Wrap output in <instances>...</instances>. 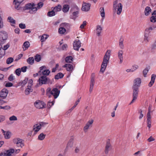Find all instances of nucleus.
Wrapping results in <instances>:
<instances>
[{
	"label": "nucleus",
	"mask_w": 156,
	"mask_h": 156,
	"mask_svg": "<svg viewBox=\"0 0 156 156\" xmlns=\"http://www.w3.org/2000/svg\"><path fill=\"white\" fill-rule=\"evenodd\" d=\"M12 141L13 143L16 145L18 147L22 148L24 145V141L19 138H15L13 139Z\"/></svg>",
	"instance_id": "nucleus-6"
},
{
	"label": "nucleus",
	"mask_w": 156,
	"mask_h": 156,
	"mask_svg": "<svg viewBox=\"0 0 156 156\" xmlns=\"http://www.w3.org/2000/svg\"><path fill=\"white\" fill-rule=\"evenodd\" d=\"M122 8V5L121 3L117 4V1L116 0H115L113 3V10L115 12L117 11L118 15H120L121 13Z\"/></svg>",
	"instance_id": "nucleus-4"
},
{
	"label": "nucleus",
	"mask_w": 156,
	"mask_h": 156,
	"mask_svg": "<svg viewBox=\"0 0 156 156\" xmlns=\"http://www.w3.org/2000/svg\"><path fill=\"white\" fill-rule=\"evenodd\" d=\"M94 76L92 75L91 77L90 83V86L89 91L91 93L93 90L94 83Z\"/></svg>",
	"instance_id": "nucleus-18"
},
{
	"label": "nucleus",
	"mask_w": 156,
	"mask_h": 156,
	"mask_svg": "<svg viewBox=\"0 0 156 156\" xmlns=\"http://www.w3.org/2000/svg\"><path fill=\"white\" fill-rule=\"evenodd\" d=\"M112 146L110 143V141L109 140L108 141L106 142L105 150V154H108L109 151H110L112 149Z\"/></svg>",
	"instance_id": "nucleus-17"
},
{
	"label": "nucleus",
	"mask_w": 156,
	"mask_h": 156,
	"mask_svg": "<svg viewBox=\"0 0 156 156\" xmlns=\"http://www.w3.org/2000/svg\"><path fill=\"white\" fill-rule=\"evenodd\" d=\"M79 9L78 6L76 5L73 6L72 8L71 9V11L73 12L79 11Z\"/></svg>",
	"instance_id": "nucleus-40"
},
{
	"label": "nucleus",
	"mask_w": 156,
	"mask_h": 156,
	"mask_svg": "<svg viewBox=\"0 0 156 156\" xmlns=\"http://www.w3.org/2000/svg\"><path fill=\"white\" fill-rule=\"evenodd\" d=\"M43 74L44 76H48L50 73V71L48 69H45L42 71Z\"/></svg>",
	"instance_id": "nucleus-42"
},
{
	"label": "nucleus",
	"mask_w": 156,
	"mask_h": 156,
	"mask_svg": "<svg viewBox=\"0 0 156 156\" xmlns=\"http://www.w3.org/2000/svg\"><path fill=\"white\" fill-rule=\"evenodd\" d=\"M9 119L10 121H16L17 119L16 116L13 115L9 118Z\"/></svg>",
	"instance_id": "nucleus-56"
},
{
	"label": "nucleus",
	"mask_w": 156,
	"mask_h": 156,
	"mask_svg": "<svg viewBox=\"0 0 156 156\" xmlns=\"http://www.w3.org/2000/svg\"><path fill=\"white\" fill-rule=\"evenodd\" d=\"M13 58L12 57H9L8 58L6 62L7 64H9L11 63L13 61Z\"/></svg>",
	"instance_id": "nucleus-45"
},
{
	"label": "nucleus",
	"mask_w": 156,
	"mask_h": 156,
	"mask_svg": "<svg viewBox=\"0 0 156 156\" xmlns=\"http://www.w3.org/2000/svg\"><path fill=\"white\" fill-rule=\"evenodd\" d=\"M141 80L139 78H137L135 79L133 81V84L132 87L139 88L140 85Z\"/></svg>",
	"instance_id": "nucleus-15"
},
{
	"label": "nucleus",
	"mask_w": 156,
	"mask_h": 156,
	"mask_svg": "<svg viewBox=\"0 0 156 156\" xmlns=\"http://www.w3.org/2000/svg\"><path fill=\"white\" fill-rule=\"evenodd\" d=\"M133 70L131 71V72H133L136 70L138 68V66L136 65H134L133 66Z\"/></svg>",
	"instance_id": "nucleus-60"
},
{
	"label": "nucleus",
	"mask_w": 156,
	"mask_h": 156,
	"mask_svg": "<svg viewBox=\"0 0 156 156\" xmlns=\"http://www.w3.org/2000/svg\"><path fill=\"white\" fill-rule=\"evenodd\" d=\"M111 51L108 50L106 51L104 57L103 61L102 62L100 72L103 73L105 71L107 66L108 63L109 62Z\"/></svg>",
	"instance_id": "nucleus-2"
},
{
	"label": "nucleus",
	"mask_w": 156,
	"mask_h": 156,
	"mask_svg": "<svg viewBox=\"0 0 156 156\" xmlns=\"http://www.w3.org/2000/svg\"><path fill=\"white\" fill-rule=\"evenodd\" d=\"M81 46V43L79 40L77 39L74 41L73 43V47L74 50L78 51Z\"/></svg>",
	"instance_id": "nucleus-14"
},
{
	"label": "nucleus",
	"mask_w": 156,
	"mask_h": 156,
	"mask_svg": "<svg viewBox=\"0 0 156 156\" xmlns=\"http://www.w3.org/2000/svg\"><path fill=\"white\" fill-rule=\"evenodd\" d=\"M48 36L47 35L44 34L41 36H40L39 37H41V41L42 42L44 41L48 37Z\"/></svg>",
	"instance_id": "nucleus-39"
},
{
	"label": "nucleus",
	"mask_w": 156,
	"mask_h": 156,
	"mask_svg": "<svg viewBox=\"0 0 156 156\" xmlns=\"http://www.w3.org/2000/svg\"><path fill=\"white\" fill-rule=\"evenodd\" d=\"M150 21L151 22L154 23L156 22V16H153L151 17L150 19Z\"/></svg>",
	"instance_id": "nucleus-46"
},
{
	"label": "nucleus",
	"mask_w": 156,
	"mask_h": 156,
	"mask_svg": "<svg viewBox=\"0 0 156 156\" xmlns=\"http://www.w3.org/2000/svg\"><path fill=\"white\" fill-rule=\"evenodd\" d=\"M69 5L66 4L63 5L62 10L64 12H66L69 11Z\"/></svg>",
	"instance_id": "nucleus-30"
},
{
	"label": "nucleus",
	"mask_w": 156,
	"mask_h": 156,
	"mask_svg": "<svg viewBox=\"0 0 156 156\" xmlns=\"http://www.w3.org/2000/svg\"><path fill=\"white\" fill-rule=\"evenodd\" d=\"M73 58L71 56L67 57L65 58V61L66 62L71 63L73 61Z\"/></svg>",
	"instance_id": "nucleus-37"
},
{
	"label": "nucleus",
	"mask_w": 156,
	"mask_h": 156,
	"mask_svg": "<svg viewBox=\"0 0 156 156\" xmlns=\"http://www.w3.org/2000/svg\"><path fill=\"white\" fill-rule=\"evenodd\" d=\"M70 24L68 23H61L60 26L63 27H65L66 28H68L70 26Z\"/></svg>",
	"instance_id": "nucleus-36"
},
{
	"label": "nucleus",
	"mask_w": 156,
	"mask_h": 156,
	"mask_svg": "<svg viewBox=\"0 0 156 156\" xmlns=\"http://www.w3.org/2000/svg\"><path fill=\"white\" fill-rule=\"evenodd\" d=\"M19 27L21 29H25L26 28V26L25 24L22 23H20L19 25Z\"/></svg>",
	"instance_id": "nucleus-62"
},
{
	"label": "nucleus",
	"mask_w": 156,
	"mask_h": 156,
	"mask_svg": "<svg viewBox=\"0 0 156 156\" xmlns=\"http://www.w3.org/2000/svg\"><path fill=\"white\" fill-rule=\"evenodd\" d=\"M62 9V6L60 5H58L57 6H55L54 9L53 10L55 12L59 11L61 10Z\"/></svg>",
	"instance_id": "nucleus-41"
},
{
	"label": "nucleus",
	"mask_w": 156,
	"mask_h": 156,
	"mask_svg": "<svg viewBox=\"0 0 156 156\" xmlns=\"http://www.w3.org/2000/svg\"><path fill=\"white\" fill-rule=\"evenodd\" d=\"M8 20H9V22L10 23H12L13 24H15V21L14 20L12 17H9L8 18Z\"/></svg>",
	"instance_id": "nucleus-50"
},
{
	"label": "nucleus",
	"mask_w": 156,
	"mask_h": 156,
	"mask_svg": "<svg viewBox=\"0 0 156 156\" xmlns=\"http://www.w3.org/2000/svg\"><path fill=\"white\" fill-rule=\"evenodd\" d=\"M58 33L60 34H63L66 31V29L61 27L58 29Z\"/></svg>",
	"instance_id": "nucleus-33"
},
{
	"label": "nucleus",
	"mask_w": 156,
	"mask_h": 156,
	"mask_svg": "<svg viewBox=\"0 0 156 156\" xmlns=\"http://www.w3.org/2000/svg\"><path fill=\"white\" fill-rule=\"evenodd\" d=\"M148 69L147 68H145L143 71V74L145 77H146V75L148 72Z\"/></svg>",
	"instance_id": "nucleus-53"
},
{
	"label": "nucleus",
	"mask_w": 156,
	"mask_h": 156,
	"mask_svg": "<svg viewBox=\"0 0 156 156\" xmlns=\"http://www.w3.org/2000/svg\"><path fill=\"white\" fill-rule=\"evenodd\" d=\"M124 39L122 38H121L119 41V46L120 48L123 49L124 48V45L123 44Z\"/></svg>",
	"instance_id": "nucleus-28"
},
{
	"label": "nucleus",
	"mask_w": 156,
	"mask_h": 156,
	"mask_svg": "<svg viewBox=\"0 0 156 156\" xmlns=\"http://www.w3.org/2000/svg\"><path fill=\"white\" fill-rule=\"evenodd\" d=\"M63 67L66 68L67 71H72L73 69V67L72 65L66 64L63 66Z\"/></svg>",
	"instance_id": "nucleus-23"
},
{
	"label": "nucleus",
	"mask_w": 156,
	"mask_h": 156,
	"mask_svg": "<svg viewBox=\"0 0 156 156\" xmlns=\"http://www.w3.org/2000/svg\"><path fill=\"white\" fill-rule=\"evenodd\" d=\"M151 116H147V127L149 129L151 126Z\"/></svg>",
	"instance_id": "nucleus-27"
},
{
	"label": "nucleus",
	"mask_w": 156,
	"mask_h": 156,
	"mask_svg": "<svg viewBox=\"0 0 156 156\" xmlns=\"http://www.w3.org/2000/svg\"><path fill=\"white\" fill-rule=\"evenodd\" d=\"M87 24V22L86 21H84L83 22L82 24L80 26V27L81 29H83L84 28V27Z\"/></svg>",
	"instance_id": "nucleus-57"
},
{
	"label": "nucleus",
	"mask_w": 156,
	"mask_h": 156,
	"mask_svg": "<svg viewBox=\"0 0 156 156\" xmlns=\"http://www.w3.org/2000/svg\"><path fill=\"white\" fill-rule=\"evenodd\" d=\"M13 2H16L15 5V8L16 9H19V6L21 3L18 2L16 1V0H14Z\"/></svg>",
	"instance_id": "nucleus-48"
},
{
	"label": "nucleus",
	"mask_w": 156,
	"mask_h": 156,
	"mask_svg": "<svg viewBox=\"0 0 156 156\" xmlns=\"http://www.w3.org/2000/svg\"><path fill=\"white\" fill-rule=\"evenodd\" d=\"M15 152L14 149L11 148L1 152L0 153V156H11L12 154Z\"/></svg>",
	"instance_id": "nucleus-9"
},
{
	"label": "nucleus",
	"mask_w": 156,
	"mask_h": 156,
	"mask_svg": "<svg viewBox=\"0 0 156 156\" xmlns=\"http://www.w3.org/2000/svg\"><path fill=\"white\" fill-rule=\"evenodd\" d=\"M35 106L37 108L41 109L45 108V104L42 101H37L34 103Z\"/></svg>",
	"instance_id": "nucleus-12"
},
{
	"label": "nucleus",
	"mask_w": 156,
	"mask_h": 156,
	"mask_svg": "<svg viewBox=\"0 0 156 156\" xmlns=\"http://www.w3.org/2000/svg\"><path fill=\"white\" fill-rule=\"evenodd\" d=\"M13 85V84L11 82H8L6 83L5 85V86L6 87H11Z\"/></svg>",
	"instance_id": "nucleus-63"
},
{
	"label": "nucleus",
	"mask_w": 156,
	"mask_h": 156,
	"mask_svg": "<svg viewBox=\"0 0 156 156\" xmlns=\"http://www.w3.org/2000/svg\"><path fill=\"white\" fill-rule=\"evenodd\" d=\"M123 51L122 50H119L118 52V56L120 60L119 63L121 64L123 61Z\"/></svg>",
	"instance_id": "nucleus-19"
},
{
	"label": "nucleus",
	"mask_w": 156,
	"mask_h": 156,
	"mask_svg": "<svg viewBox=\"0 0 156 156\" xmlns=\"http://www.w3.org/2000/svg\"><path fill=\"white\" fill-rule=\"evenodd\" d=\"M60 91L57 88H54L52 90L49 87L47 88L46 91V95L48 98L51 97L53 95L55 99H56L58 96Z\"/></svg>",
	"instance_id": "nucleus-3"
},
{
	"label": "nucleus",
	"mask_w": 156,
	"mask_h": 156,
	"mask_svg": "<svg viewBox=\"0 0 156 156\" xmlns=\"http://www.w3.org/2000/svg\"><path fill=\"white\" fill-rule=\"evenodd\" d=\"M151 105H150L148 109V112L147 113V116H151Z\"/></svg>",
	"instance_id": "nucleus-61"
},
{
	"label": "nucleus",
	"mask_w": 156,
	"mask_h": 156,
	"mask_svg": "<svg viewBox=\"0 0 156 156\" xmlns=\"http://www.w3.org/2000/svg\"><path fill=\"white\" fill-rule=\"evenodd\" d=\"M11 133L9 131H6L3 135L4 136V137L6 139H9L10 137Z\"/></svg>",
	"instance_id": "nucleus-34"
},
{
	"label": "nucleus",
	"mask_w": 156,
	"mask_h": 156,
	"mask_svg": "<svg viewBox=\"0 0 156 156\" xmlns=\"http://www.w3.org/2000/svg\"><path fill=\"white\" fill-rule=\"evenodd\" d=\"M73 144V138H71L69 141L66 146V148L68 149L69 148L72 147Z\"/></svg>",
	"instance_id": "nucleus-21"
},
{
	"label": "nucleus",
	"mask_w": 156,
	"mask_h": 156,
	"mask_svg": "<svg viewBox=\"0 0 156 156\" xmlns=\"http://www.w3.org/2000/svg\"><path fill=\"white\" fill-rule=\"evenodd\" d=\"M21 73V69L20 68L16 69L15 71V73L18 76H19L20 75Z\"/></svg>",
	"instance_id": "nucleus-52"
},
{
	"label": "nucleus",
	"mask_w": 156,
	"mask_h": 156,
	"mask_svg": "<svg viewBox=\"0 0 156 156\" xmlns=\"http://www.w3.org/2000/svg\"><path fill=\"white\" fill-rule=\"evenodd\" d=\"M32 90L29 88L26 89L25 90V93L26 95H28L29 94L30 92H31Z\"/></svg>",
	"instance_id": "nucleus-51"
},
{
	"label": "nucleus",
	"mask_w": 156,
	"mask_h": 156,
	"mask_svg": "<svg viewBox=\"0 0 156 156\" xmlns=\"http://www.w3.org/2000/svg\"><path fill=\"white\" fill-rule=\"evenodd\" d=\"M90 6L91 4L90 3L83 2L81 8V10L83 11L88 12L90 10Z\"/></svg>",
	"instance_id": "nucleus-11"
},
{
	"label": "nucleus",
	"mask_w": 156,
	"mask_h": 156,
	"mask_svg": "<svg viewBox=\"0 0 156 156\" xmlns=\"http://www.w3.org/2000/svg\"><path fill=\"white\" fill-rule=\"evenodd\" d=\"M151 3L153 6L156 4V0H150Z\"/></svg>",
	"instance_id": "nucleus-64"
},
{
	"label": "nucleus",
	"mask_w": 156,
	"mask_h": 156,
	"mask_svg": "<svg viewBox=\"0 0 156 156\" xmlns=\"http://www.w3.org/2000/svg\"><path fill=\"white\" fill-rule=\"evenodd\" d=\"M132 88L133 89V99L130 104L134 102L137 99L139 92V88L132 87Z\"/></svg>",
	"instance_id": "nucleus-8"
},
{
	"label": "nucleus",
	"mask_w": 156,
	"mask_h": 156,
	"mask_svg": "<svg viewBox=\"0 0 156 156\" xmlns=\"http://www.w3.org/2000/svg\"><path fill=\"white\" fill-rule=\"evenodd\" d=\"M100 12L101 16L102 17L101 20L102 21H103L105 17V12L104 7H101L100 8Z\"/></svg>",
	"instance_id": "nucleus-24"
},
{
	"label": "nucleus",
	"mask_w": 156,
	"mask_h": 156,
	"mask_svg": "<svg viewBox=\"0 0 156 156\" xmlns=\"http://www.w3.org/2000/svg\"><path fill=\"white\" fill-rule=\"evenodd\" d=\"M48 124V123H47L41 122L39 123V126H40L41 128V127L45 126L47 124Z\"/></svg>",
	"instance_id": "nucleus-54"
},
{
	"label": "nucleus",
	"mask_w": 156,
	"mask_h": 156,
	"mask_svg": "<svg viewBox=\"0 0 156 156\" xmlns=\"http://www.w3.org/2000/svg\"><path fill=\"white\" fill-rule=\"evenodd\" d=\"M79 11L74 12H73V19H75L77 16V15L79 14Z\"/></svg>",
	"instance_id": "nucleus-47"
},
{
	"label": "nucleus",
	"mask_w": 156,
	"mask_h": 156,
	"mask_svg": "<svg viewBox=\"0 0 156 156\" xmlns=\"http://www.w3.org/2000/svg\"><path fill=\"white\" fill-rule=\"evenodd\" d=\"M34 59L35 61L37 62H39L41 59V56L40 55L37 54L36 56H35Z\"/></svg>",
	"instance_id": "nucleus-43"
},
{
	"label": "nucleus",
	"mask_w": 156,
	"mask_h": 156,
	"mask_svg": "<svg viewBox=\"0 0 156 156\" xmlns=\"http://www.w3.org/2000/svg\"><path fill=\"white\" fill-rule=\"evenodd\" d=\"M27 62L29 64L32 65L34 62V59L33 57H29L27 60Z\"/></svg>",
	"instance_id": "nucleus-32"
},
{
	"label": "nucleus",
	"mask_w": 156,
	"mask_h": 156,
	"mask_svg": "<svg viewBox=\"0 0 156 156\" xmlns=\"http://www.w3.org/2000/svg\"><path fill=\"white\" fill-rule=\"evenodd\" d=\"M45 136L46 135L44 134L43 133H42L39 135L38 139L40 140H42L45 138Z\"/></svg>",
	"instance_id": "nucleus-38"
},
{
	"label": "nucleus",
	"mask_w": 156,
	"mask_h": 156,
	"mask_svg": "<svg viewBox=\"0 0 156 156\" xmlns=\"http://www.w3.org/2000/svg\"><path fill=\"white\" fill-rule=\"evenodd\" d=\"M156 76L155 74H153L152 75L151 81L148 84V86L149 87H151L154 82Z\"/></svg>",
	"instance_id": "nucleus-22"
},
{
	"label": "nucleus",
	"mask_w": 156,
	"mask_h": 156,
	"mask_svg": "<svg viewBox=\"0 0 156 156\" xmlns=\"http://www.w3.org/2000/svg\"><path fill=\"white\" fill-rule=\"evenodd\" d=\"M5 54V51L3 49L2 45L0 44V58L4 56Z\"/></svg>",
	"instance_id": "nucleus-31"
},
{
	"label": "nucleus",
	"mask_w": 156,
	"mask_h": 156,
	"mask_svg": "<svg viewBox=\"0 0 156 156\" xmlns=\"http://www.w3.org/2000/svg\"><path fill=\"white\" fill-rule=\"evenodd\" d=\"M8 79L9 80L11 81L15 79V77L13 76V74H11L9 77Z\"/></svg>",
	"instance_id": "nucleus-55"
},
{
	"label": "nucleus",
	"mask_w": 156,
	"mask_h": 156,
	"mask_svg": "<svg viewBox=\"0 0 156 156\" xmlns=\"http://www.w3.org/2000/svg\"><path fill=\"white\" fill-rule=\"evenodd\" d=\"M5 119V117L3 115H0V123L4 121Z\"/></svg>",
	"instance_id": "nucleus-58"
},
{
	"label": "nucleus",
	"mask_w": 156,
	"mask_h": 156,
	"mask_svg": "<svg viewBox=\"0 0 156 156\" xmlns=\"http://www.w3.org/2000/svg\"><path fill=\"white\" fill-rule=\"evenodd\" d=\"M36 5L34 3L32 2L27 4L25 6L23 7V10H29V12L31 14L35 13L38 9L41 8L44 5L42 2H40Z\"/></svg>",
	"instance_id": "nucleus-1"
},
{
	"label": "nucleus",
	"mask_w": 156,
	"mask_h": 156,
	"mask_svg": "<svg viewBox=\"0 0 156 156\" xmlns=\"http://www.w3.org/2000/svg\"><path fill=\"white\" fill-rule=\"evenodd\" d=\"M38 82L39 84L41 85L43 84H46L49 83L50 80L45 76H42L39 78Z\"/></svg>",
	"instance_id": "nucleus-7"
},
{
	"label": "nucleus",
	"mask_w": 156,
	"mask_h": 156,
	"mask_svg": "<svg viewBox=\"0 0 156 156\" xmlns=\"http://www.w3.org/2000/svg\"><path fill=\"white\" fill-rule=\"evenodd\" d=\"M155 28H156V27L150 26L146 29L145 31L144 41L146 43H147L149 41L148 37L151 31L153 30Z\"/></svg>",
	"instance_id": "nucleus-5"
},
{
	"label": "nucleus",
	"mask_w": 156,
	"mask_h": 156,
	"mask_svg": "<svg viewBox=\"0 0 156 156\" xmlns=\"http://www.w3.org/2000/svg\"><path fill=\"white\" fill-rule=\"evenodd\" d=\"M151 9L148 6H147L144 10V14L146 16H148L151 13Z\"/></svg>",
	"instance_id": "nucleus-25"
},
{
	"label": "nucleus",
	"mask_w": 156,
	"mask_h": 156,
	"mask_svg": "<svg viewBox=\"0 0 156 156\" xmlns=\"http://www.w3.org/2000/svg\"><path fill=\"white\" fill-rule=\"evenodd\" d=\"M102 30V27L101 26L98 25L96 26V34L98 36H100L101 35V33Z\"/></svg>",
	"instance_id": "nucleus-20"
},
{
	"label": "nucleus",
	"mask_w": 156,
	"mask_h": 156,
	"mask_svg": "<svg viewBox=\"0 0 156 156\" xmlns=\"http://www.w3.org/2000/svg\"><path fill=\"white\" fill-rule=\"evenodd\" d=\"M30 45V44L28 41L25 42L23 44V46L24 51L27 49L29 47Z\"/></svg>",
	"instance_id": "nucleus-29"
},
{
	"label": "nucleus",
	"mask_w": 156,
	"mask_h": 156,
	"mask_svg": "<svg viewBox=\"0 0 156 156\" xmlns=\"http://www.w3.org/2000/svg\"><path fill=\"white\" fill-rule=\"evenodd\" d=\"M7 34L6 32L4 31L0 32V41L2 42L6 40L7 39Z\"/></svg>",
	"instance_id": "nucleus-16"
},
{
	"label": "nucleus",
	"mask_w": 156,
	"mask_h": 156,
	"mask_svg": "<svg viewBox=\"0 0 156 156\" xmlns=\"http://www.w3.org/2000/svg\"><path fill=\"white\" fill-rule=\"evenodd\" d=\"M0 108L1 109H4L8 110L10 109L11 108V107L8 105H6L3 107L0 106Z\"/></svg>",
	"instance_id": "nucleus-49"
},
{
	"label": "nucleus",
	"mask_w": 156,
	"mask_h": 156,
	"mask_svg": "<svg viewBox=\"0 0 156 156\" xmlns=\"http://www.w3.org/2000/svg\"><path fill=\"white\" fill-rule=\"evenodd\" d=\"M8 93V90L7 89H3L0 92V97L2 99L6 98Z\"/></svg>",
	"instance_id": "nucleus-13"
},
{
	"label": "nucleus",
	"mask_w": 156,
	"mask_h": 156,
	"mask_svg": "<svg viewBox=\"0 0 156 156\" xmlns=\"http://www.w3.org/2000/svg\"><path fill=\"white\" fill-rule=\"evenodd\" d=\"M48 15L49 16H52L55 15V11L53 10L48 12Z\"/></svg>",
	"instance_id": "nucleus-44"
},
{
	"label": "nucleus",
	"mask_w": 156,
	"mask_h": 156,
	"mask_svg": "<svg viewBox=\"0 0 156 156\" xmlns=\"http://www.w3.org/2000/svg\"><path fill=\"white\" fill-rule=\"evenodd\" d=\"M64 76V75L62 73H58L55 76V79H58L62 78Z\"/></svg>",
	"instance_id": "nucleus-35"
},
{
	"label": "nucleus",
	"mask_w": 156,
	"mask_h": 156,
	"mask_svg": "<svg viewBox=\"0 0 156 156\" xmlns=\"http://www.w3.org/2000/svg\"><path fill=\"white\" fill-rule=\"evenodd\" d=\"M93 122V120L90 119L87 123L83 129V131L85 133L87 132L88 129L92 127Z\"/></svg>",
	"instance_id": "nucleus-10"
},
{
	"label": "nucleus",
	"mask_w": 156,
	"mask_h": 156,
	"mask_svg": "<svg viewBox=\"0 0 156 156\" xmlns=\"http://www.w3.org/2000/svg\"><path fill=\"white\" fill-rule=\"evenodd\" d=\"M41 129L40 126L38 124L35 125L33 126V130L34 132V134L36 133Z\"/></svg>",
	"instance_id": "nucleus-26"
},
{
	"label": "nucleus",
	"mask_w": 156,
	"mask_h": 156,
	"mask_svg": "<svg viewBox=\"0 0 156 156\" xmlns=\"http://www.w3.org/2000/svg\"><path fill=\"white\" fill-rule=\"evenodd\" d=\"M27 66H24L21 68V71L23 73L27 71Z\"/></svg>",
	"instance_id": "nucleus-59"
}]
</instances>
